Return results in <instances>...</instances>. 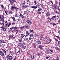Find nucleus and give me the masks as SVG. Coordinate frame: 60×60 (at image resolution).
Returning a JSON list of instances; mask_svg holds the SVG:
<instances>
[{
    "instance_id": "nucleus-20",
    "label": "nucleus",
    "mask_w": 60,
    "mask_h": 60,
    "mask_svg": "<svg viewBox=\"0 0 60 60\" xmlns=\"http://www.w3.org/2000/svg\"><path fill=\"white\" fill-rule=\"evenodd\" d=\"M39 47L40 49L41 50L42 49V46H41V45H39Z\"/></svg>"
},
{
    "instance_id": "nucleus-2",
    "label": "nucleus",
    "mask_w": 60,
    "mask_h": 60,
    "mask_svg": "<svg viewBox=\"0 0 60 60\" xmlns=\"http://www.w3.org/2000/svg\"><path fill=\"white\" fill-rule=\"evenodd\" d=\"M15 37L13 36V35H9V39L11 40H13V41H15L14 40V38H15Z\"/></svg>"
},
{
    "instance_id": "nucleus-21",
    "label": "nucleus",
    "mask_w": 60,
    "mask_h": 60,
    "mask_svg": "<svg viewBox=\"0 0 60 60\" xmlns=\"http://www.w3.org/2000/svg\"><path fill=\"white\" fill-rule=\"evenodd\" d=\"M15 7H14L13 6H11V10H13V9H15Z\"/></svg>"
},
{
    "instance_id": "nucleus-29",
    "label": "nucleus",
    "mask_w": 60,
    "mask_h": 60,
    "mask_svg": "<svg viewBox=\"0 0 60 60\" xmlns=\"http://www.w3.org/2000/svg\"><path fill=\"white\" fill-rule=\"evenodd\" d=\"M15 9L16 11H18V10L19 9V8H17L16 7H15Z\"/></svg>"
},
{
    "instance_id": "nucleus-61",
    "label": "nucleus",
    "mask_w": 60,
    "mask_h": 60,
    "mask_svg": "<svg viewBox=\"0 0 60 60\" xmlns=\"http://www.w3.org/2000/svg\"><path fill=\"white\" fill-rule=\"evenodd\" d=\"M28 33V31H26V34H27V33Z\"/></svg>"
},
{
    "instance_id": "nucleus-15",
    "label": "nucleus",
    "mask_w": 60,
    "mask_h": 60,
    "mask_svg": "<svg viewBox=\"0 0 60 60\" xmlns=\"http://www.w3.org/2000/svg\"><path fill=\"white\" fill-rule=\"evenodd\" d=\"M24 13L23 15H25L26 14H27L28 13V12L27 11V10L26 11H24Z\"/></svg>"
},
{
    "instance_id": "nucleus-64",
    "label": "nucleus",
    "mask_w": 60,
    "mask_h": 60,
    "mask_svg": "<svg viewBox=\"0 0 60 60\" xmlns=\"http://www.w3.org/2000/svg\"><path fill=\"white\" fill-rule=\"evenodd\" d=\"M50 2H51V3H52V4H53V2H52V1L50 0Z\"/></svg>"
},
{
    "instance_id": "nucleus-48",
    "label": "nucleus",
    "mask_w": 60,
    "mask_h": 60,
    "mask_svg": "<svg viewBox=\"0 0 60 60\" xmlns=\"http://www.w3.org/2000/svg\"><path fill=\"white\" fill-rule=\"evenodd\" d=\"M34 48H36V45H35V44H34Z\"/></svg>"
},
{
    "instance_id": "nucleus-54",
    "label": "nucleus",
    "mask_w": 60,
    "mask_h": 60,
    "mask_svg": "<svg viewBox=\"0 0 60 60\" xmlns=\"http://www.w3.org/2000/svg\"><path fill=\"white\" fill-rule=\"evenodd\" d=\"M9 53L10 54H11L12 53V52H11V51H10L9 52Z\"/></svg>"
},
{
    "instance_id": "nucleus-58",
    "label": "nucleus",
    "mask_w": 60,
    "mask_h": 60,
    "mask_svg": "<svg viewBox=\"0 0 60 60\" xmlns=\"http://www.w3.org/2000/svg\"><path fill=\"white\" fill-rule=\"evenodd\" d=\"M1 24L2 25H2H3V26H4V22L2 23Z\"/></svg>"
},
{
    "instance_id": "nucleus-12",
    "label": "nucleus",
    "mask_w": 60,
    "mask_h": 60,
    "mask_svg": "<svg viewBox=\"0 0 60 60\" xmlns=\"http://www.w3.org/2000/svg\"><path fill=\"white\" fill-rule=\"evenodd\" d=\"M22 7L23 9H26V8H27V6L25 5V6Z\"/></svg>"
},
{
    "instance_id": "nucleus-46",
    "label": "nucleus",
    "mask_w": 60,
    "mask_h": 60,
    "mask_svg": "<svg viewBox=\"0 0 60 60\" xmlns=\"http://www.w3.org/2000/svg\"><path fill=\"white\" fill-rule=\"evenodd\" d=\"M49 50L51 52H53V50H51L50 49H49Z\"/></svg>"
},
{
    "instance_id": "nucleus-62",
    "label": "nucleus",
    "mask_w": 60,
    "mask_h": 60,
    "mask_svg": "<svg viewBox=\"0 0 60 60\" xmlns=\"http://www.w3.org/2000/svg\"><path fill=\"white\" fill-rule=\"evenodd\" d=\"M37 55L38 56H40V54L39 53H38L37 54Z\"/></svg>"
},
{
    "instance_id": "nucleus-13",
    "label": "nucleus",
    "mask_w": 60,
    "mask_h": 60,
    "mask_svg": "<svg viewBox=\"0 0 60 60\" xmlns=\"http://www.w3.org/2000/svg\"><path fill=\"white\" fill-rule=\"evenodd\" d=\"M25 40L26 41H27L28 42H29V38H26Z\"/></svg>"
},
{
    "instance_id": "nucleus-45",
    "label": "nucleus",
    "mask_w": 60,
    "mask_h": 60,
    "mask_svg": "<svg viewBox=\"0 0 60 60\" xmlns=\"http://www.w3.org/2000/svg\"><path fill=\"white\" fill-rule=\"evenodd\" d=\"M34 3L35 4H37V2H36V1H34Z\"/></svg>"
},
{
    "instance_id": "nucleus-10",
    "label": "nucleus",
    "mask_w": 60,
    "mask_h": 60,
    "mask_svg": "<svg viewBox=\"0 0 60 60\" xmlns=\"http://www.w3.org/2000/svg\"><path fill=\"white\" fill-rule=\"evenodd\" d=\"M4 18V16L2 15H0V19H1V20H3Z\"/></svg>"
},
{
    "instance_id": "nucleus-39",
    "label": "nucleus",
    "mask_w": 60,
    "mask_h": 60,
    "mask_svg": "<svg viewBox=\"0 0 60 60\" xmlns=\"http://www.w3.org/2000/svg\"><path fill=\"white\" fill-rule=\"evenodd\" d=\"M39 6H40V5H39V4H37L36 5L37 8V7H39Z\"/></svg>"
},
{
    "instance_id": "nucleus-9",
    "label": "nucleus",
    "mask_w": 60,
    "mask_h": 60,
    "mask_svg": "<svg viewBox=\"0 0 60 60\" xmlns=\"http://www.w3.org/2000/svg\"><path fill=\"white\" fill-rule=\"evenodd\" d=\"M52 6L54 9H57V5L54 4L52 5Z\"/></svg>"
},
{
    "instance_id": "nucleus-32",
    "label": "nucleus",
    "mask_w": 60,
    "mask_h": 60,
    "mask_svg": "<svg viewBox=\"0 0 60 60\" xmlns=\"http://www.w3.org/2000/svg\"><path fill=\"white\" fill-rule=\"evenodd\" d=\"M31 58L33 59H34V56L33 55H31Z\"/></svg>"
},
{
    "instance_id": "nucleus-7",
    "label": "nucleus",
    "mask_w": 60,
    "mask_h": 60,
    "mask_svg": "<svg viewBox=\"0 0 60 60\" xmlns=\"http://www.w3.org/2000/svg\"><path fill=\"white\" fill-rule=\"evenodd\" d=\"M46 41H47L48 43H49L51 41V40H50V38H48L46 39Z\"/></svg>"
},
{
    "instance_id": "nucleus-36",
    "label": "nucleus",
    "mask_w": 60,
    "mask_h": 60,
    "mask_svg": "<svg viewBox=\"0 0 60 60\" xmlns=\"http://www.w3.org/2000/svg\"><path fill=\"white\" fill-rule=\"evenodd\" d=\"M11 24H11V23H9V24H8V27H9L10 26V25H11Z\"/></svg>"
},
{
    "instance_id": "nucleus-5",
    "label": "nucleus",
    "mask_w": 60,
    "mask_h": 60,
    "mask_svg": "<svg viewBox=\"0 0 60 60\" xmlns=\"http://www.w3.org/2000/svg\"><path fill=\"white\" fill-rule=\"evenodd\" d=\"M56 18V16H53L51 18V19L53 21H56V19L55 18Z\"/></svg>"
},
{
    "instance_id": "nucleus-8",
    "label": "nucleus",
    "mask_w": 60,
    "mask_h": 60,
    "mask_svg": "<svg viewBox=\"0 0 60 60\" xmlns=\"http://www.w3.org/2000/svg\"><path fill=\"white\" fill-rule=\"evenodd\" d=\"M26 22H27V23H28V24H32V22H31L30 21V20H27L26 21Z\"/></svg>"
},
{
    "instance_id": "nucleus-53",
    "label": "nucleus",
    "mask_w": 60,
    "mask_h": 60,
    "mask_svg": "<svg viewBox=\"0 0 60 60\" xmlns=\"http://www.w3.org/2000/svg\"><path fill=\"white\" fill-rule=\"evenodd\" d=\"M54 39L55 41H58V40H57V39L55 38Z\"/></svg>"
},
{
    "instance_id": "nucleus-55",
    "label": "nucleus",
    "mask_w": 60,
    "mask_h": 60,
    "mask_svg": "<svg viewBox=\"0 0 60 60\" xmlns=\"http://www.w3.org/2000/svg\"><path fill=\"white\" fill-rule=\"evenodd\" d=\"M12 25H13V26H14V25H15V23L14 22H13L12 23Z\"/></svg>"
},
{
    "instance_id": "nucleus-60",
    "label": "nucleus",
    "mask_w": 60,
    "mask_h": 60,
    "mask_svg": "<svg viewBox=\"0 0 60 60\" xmlns=\"http://www.w3.org/2000/svg\"><path fill=\"white\" fill-rule=\"evenodd\" d=\"M57 9L59 10V11H60V9H59V7L58 8H57Z\"/></svg>"
},
{
    "instance_id": "nucleus-24",
    "label": "nucleus",
    "mask_w": 60,
    "mask_h": 60,
    "mask_svg": "<svg viewBox=\"0 0 60 60\" xmlns=\"http://www.w3.org/2000/svg\"><path fill=\"white\" fill-rule=\"evenodd\" d=\"M12 19L14 21H16V20L15 19V18H14V17H12Z\"/></svg>"
},
{
    "instance_id": "nucleus-18",
    "label": "nucleus",
    "mask_w": 60,
    "mask_h": 60,
    "mask_svg": "<svg viewBox=\"0 0 60 60\" xmlns=\"http://www.w3.org/2000/svg\"><path fill=\"white\" fill-rule=\"evenodd\" d=\"M2 51L5 54H6V50L5 51V50H4V49H3L2 50Z\"/></svg>"
},
{
    "instance_id": "nucleus-63",
    "label": "nucleus",
    "mask_w": 60,
    "mask_h": 60,
    "mask_svg": "<svg viewBox=\"0 0 60 60\" xmlns=\"http://www.w3.org/2000/svg\"><path fill=\"white\" fill-rule=\"evenodd\" d=\"M30 26L27 25V28H30Z\"/></svg>"
},
{
    "instance_id": "nucleus-25",
    "label": "nucleus",
    "mask_w": 60,
    "mask_h": 60,
    "mask_svg": "<svg viewBox=\"0 0 60 60\" xmlns=\"http://www.w3.org/2000/svg\"><path fill=\"white\" fill-rule=\"evenodd\" d=\"M47 19H48L50 21L51 20V18H50L49 17H48V18H47Z\"/></svg>"
},
{
    "instance_id": "nucleus-47",
    "label": "nucleus",
    "mask_w": 60,
    "mask_h": 60,
    "mask_svg": "<svg viewBox=\"0 0 60 60\" xmlns=\"http://www.w3.org/2000/svg\"><path fill=\"white\" fill-rule=\"evenodd\" d=\"M59 12L57 11H56L55 12V13H56V14H58L59 13Z\"/></svg>"
},
{
    "instance_id": "nucleus-41",
    "label": "nucleus",
    "mask_w": 60,
    "mask_h": 60,
    "mask_svg": "<svg viewBox=\"0 0 60 60\" xmlns=\"http://www.w3.org/2000/svg\"><path fill=\"white\" fill-rule=\"evenodd\" d=\"M12 29H13V27L11 28H10L9 29V30L10 31H11V30Z\"/></svg>"
},
{
    "instance_id": "nucleus-34",
    "label": "nucleus",
    "mask_w": 60,
    "mask_h": 60,
    "mask_svg": "<svg viewBox=\"0 0 60 60\" xmlns=\"http://www.w3.org/2000/svg\"><path fill=\"white\" fill-rule=\"evenodd\" d=\"M12 11H9V14H12Z\"/></svg>"
},
{
    "instance_id": "nucleus-52",
    "label": "nucleus",
    "mask_w": 60,
    "mask_h": 60,
    "mask_svg": "<svg viewBox=\"0 0 60 60\" xmlns=\"http://www.w3.org/2000/svg\"><path fill=\"white\" fill-rule=\"evenodd\" d=\"M35 36H36L37 37H38V35H37V34H35Z\"/></svg>"
},
{
    "instance_id": "nucleus-31",
    "label": "nucleus",
    "mask_w": 60,
    "mask_h": 60,
    "mask_svg": "<svg viewBox=\"0 0 60 60\" xmlns=\"http://www.w3.org/2000/svg\"><path fill=\"white\" fill-rule=\"evenodd\" d=\"M21 36L22 37V38H23V37H24V36H25V35H24L23 34H22L21 35Z\"/></svg>"
},
{
    "instance_id": "nucleus-40",
    "label": "nucleus",
    "mask_w": 60,
    "mask_h": 60,
    "mask_svg": "<svg viewBox=\"0 0 60 60\" xmlns=\"http://www.w3.org/2000/svg\"><path fill=\"white\" fill-rule=\"evenodd\" d=\"M41 14V12H38L37 13V14Z\"/></svg>"
},
{
    "instance_id": "nucleus-26",
    "label": "nucleus",
    "mask_w": 60,
    "mask_h": 60,
    "mask_svg": "<svg viewBox=\"0 0 60 60\" xmlns=\"http://www.w3.org/2000/svg\"><path fill=\"white\" fill-rule=\"evenodd\" d=\"M31 8H34V9H36L37 8V7H36V6H32L31 7Z\"/></svg>"
},
{
    "instance_id": "nucleus-51",
    "label": "nucleus",
    "mask_w": 60,
    "mask_h": 60,
    "mask_svg": "<svg viewBox=\"0 0 60 60\" xmlns=\"http://www.w3.org/2000/svg\"><path fill=\"white\" fill-rule=\"evenodd\" d=\"M26 48V46H24L23 47V48L24 49H25Z\"/></svg>"
},
{
    "instance_id": "nucleus-43",
    "label": "nucleus",
    "mask_w": 60,
    "mask_h": 60,
    "mask_svg": "<svg viewBox=\"0 0 60 60\" xmlns=\"http://www.w3.org/2000/svg\"><path fill=\"white\" fill-rule=\"evenodd\" d=\"M1 6L2 8V9H4V6H3V5H1Z\"/></svg>"
},
{
    "instance_id": "nucleus-27",
    "label": "nucleus",
    "mask_w": 60,
    "mask_h": 60,
    "mask_svg": "<svg viewBox=\"0 0 60 60\" xmlns=\"http://www.w3.org/2000/svg\"><path fill=\"white\" fill-rule=\"evenodd\" d=\"M55 4L56 5H57L58 4V2L56 1H55Z\"/></svg>"
},
{
    "instance_id": "nucleus-50",
    "label": "nucleus",
    "mask_w": 60,
    "mask_h": 60,
    "mask_svg": "<svg viewBox=\"0 0 60 60\" xmlns=\"http://www.w3.org/2000/svg\"><path fill=\"white\" fill-rule=\"evenodd\" d=\"M19 42H22V40L21 39H19Z\"/></svg>"
},
{
    "instance_id": "nucleus-35",
    "label": "nucleus",
    "mask_w": 60,
    "mask_h": 60,
    "mask_svg": "<svg viewBox=\"0 0 60 60\" xmlns=\"http://www.w3.org/2000/svg\"><path fill=\"white\" fill-rule=\"evenodd\" d=\"M41 10V8H39L38 9V12H40Z\"/></svg>"
},
{
    "instance_id": "nucleus-19",
    "label": "nucleus",
    "mask_w": 60,
    "mask_h": 60,
    "mask_svg": "<svg viewBox=\"0 0 60 60\" xmlns=\"http://www.w3.org/2000/svg\"><path fill=\"white\" fill-rule=\"evenodd\" d=\"M24 28V26H23L22 27H21L20 28V30H22L23 29V28Z\"/></svg>"
},
{
    "instance_id": "nucleus-14",
    "label": "nucleus",
    "mask_w": 60,
    "mask_h": 60,
    "mask_svg": "<svg viewBox=\"0 0 60 60\" xmlns=\"http://www.w3.org/2000/svg\"><path fill=\"white\" fill-rule=\"evenodd\" d=\"M46 15L47 16H49V15H50V13L49 12H47L46 13Z\"/></svg>"
},
{
    "instance_id": "nucleus-22",
    "label": "nucleus",
    "mask_w": 60,
    "mask_h": 60,
    "mask_svg": "<svg viewBox=\"0 0 60 60\" xmlns=\"http://www.w3.org/2000/svg\"><path fill=\"white\" fill-rule=\"evenodd\" d=\"M6 24H5V27H7L8 26V23H7V22H5Z\"/></svg>"
},
{
    "instance_id": "nucleus-3",
    "label": "nucleus",
    "mask_w": 60,
    "mask_h": 60,
    "mask_svg": "<svg viewBox=\"0 0 60 60\" xmlns=\"http://www.w3.org/2000/svg\"><path fill=\"white\" fill-rule=\"evenodd\" d=\"M9 1L10 2L11 4L12 5H13V4H14V2L16 3V1L15 0H9Z\"/></svg>"
},
{
    "instance_id": "nucleus-16",
    "label": "nucleus",
    "mask_w": 60,
    "mask_h": 60,
    "mask_svg": "<svg viewBox=\"0 0 60 60\" xmlns=\"http://www.w3.org/2000/svg\"><path fill=\"white\" fill-rule=\"evenodd\" d=\"M30 32L31 34H33L34 33V31L31 29L30 30Z\"/></svg>"
},
{
    "instance_id": "nucleus-59",
    "label": "nucleus",
    "mask_w": 60,
    "mask_h": 60,
    "mask_svg": "<svg viewBox=\"0 0 60 60\" xmlns=\"http://www.w3.org/2000/svg\"><path fill=\"white\" fill-rule=\"evenodd\" d=\"M16 58H17L16 57H15L14 58V60H16Z\"/></svg>"
},
{
    "instance_id": "nucleus-23",
    "label": "nucleus",
    "mask_w": 60,
    "mask_h": 60,
    "mask_svg": "<svg viewBox=\"0 0 60 60\" xmlns=\"http://www.w3.org/2000/svg\"><path fill=\"white\" fill-rule=\"evenodd\" d=\"M26 3H23L22 4V7L26 5Z\"/></svg>"
},
{
    "instance_id": "nucleus-57",
    "label": "nucleus",
    "mask_w": 60,
    "mask_h": 60,
    "mask_svg": "<svg viewBox=\"0 0 60 60\" xmlns=\"http://www.w3.org/2000/svg\"><path fill=\"white\" fill-rule=\"evenodd\" d=\"M30 34V33H28L27 34V35H29V34Z\"/></svg>"
},
{
    "instance_id": "nucleus-11",
    "label": "nucleus",
    "mask_w": 60,
    "mask_h": 60,
    "mask_svg": "<svg viewBox=\"0 0 60 60\" xmlns=\"http://www.w3.org/2000/svg\"><path fill=\"white\" fill-rule=\"evenodd\" d=\"M36 42L37 43H38V44H41V41L39 40L37 41H36Z\"/></svg>"
},
{
    "instance_id": "nucleus-4",
    "label": "nucleus",
    "mask_w": 60,
    "mask_h": 60,
    "mask_svg": "<svg viewBox=\"0 0 60 60\" xmlns=\"http://www.w3.org/2000/svg\"><path fill=\"white\" fill-rule=\"evenodd\" d=\"M19 17L20 18H22V19H24V20H25V19H26V17H24V16L22 15V14L21 13L20 14Z\"/></svg>"
},
{
    "instance_id": "nucleus-38",
    "label": "nucleus",
    "mask_w": 60,
    "mask_h": 60,
    "mask_svg": "<svg viewBox=\"0 0 60 60\" xmlns=\"http://www.w3.org/2000/svg\"><path fill=\"white\" fill-rule=\"evenodd\" d=\"M21 45V44L20 43H19L18 44V46H20Z\"/></svg>"
},
{
    "instance_id": "nucleus-44",
    "label": "nucleus",
    "mask_w": 60,
    "mask_h": 60,
    "mask_svg": "<svg viewBox=\"0 0 60 60\" xmlns=\"http://www.w3.org/2000/svg\"><path fill=\"white\" fill-rule=\"evenodd\" d=\"M15 16V17H18V15L17 14H16Z\"/></svg>"
},
{
    "instance_id": "nucleus-30",
    "label": "nucleus",
    "mask_w": 60,
    "mask_h": 60,
    "mask_svg": "<svg viewBox=\"0 0 60 60\" xmlns=\"http://www.w3.org/2000/svg\"><path fill=\"white\" fill-rule=\"evenodd\" d=\"M15 32H16V34H15V35H16L17 34H18V33L19 32V31H18L17 30H15Z\"/></svg>"
},
{
    "instance_id": "nucleus-42",
    "label": "nucleus",
    "mask_w": 60,
    "mask_h": 60,
    "mask_svg": "<svg viewBox=\"0 0 60 60\" xmlns=\"http://www.w3.org/2000/svg\"><path fill=\"white\" fill-rule=\"evenodd\" d=\"M33 34H30V37H33Z\"/></svg>"
},
{
    "instance_id": "nucleus-37",
    "label": "nucleus",
    "mask_w": 60,
    "mask_h": 60,
    "mask_svg": "<svg viewBox=\"0 0 60 60\" xmlns=\"http://www.w3.org/2000/svg\"><path fill=\"white\" fill-rule=\"evenodd\" d=\"M57 38H58L59 39H60V37H59V36H55Z\"/></svg>"
},
{
    "instance_id": "nucleus-6",
    "label": "nucleus",
    "mask_w": 60,
    "mask_h": 60,
    "mask_svg": "<svg viewBox=\"0 0 60 60\" xmlns=\"http://www.w3.org/2000/svg\"><path fill=\"white\" fill-rule=\"evenodd\" d=\"M0 55L2 56H4V54L2 51H0Z\"/></svg>"
},
{
    "instance_id": "nucleus-56",
    "label": "nucleus",
    "mask_w": 60,
    "mask_h": 60,
    "mask_svg": "<svg viewBox=\"0 0 60 60\" xmlns=\"http://www.w3.org/2000/svg\"><path fill=\"white\" fill-rule=\"evenodd\" d=\"M1 28L2 29H3V28H4V26H2L1 27Z\"/></svg>"
},
{
    "instance_id": "nucleus-28",
    "label": "nucleus",
    "mask_w": 60,
    "mask_h": 60,
    "mask_svg": "<svg viewBox=\"0 0 60 60\" xmlns=\"http://www.w3.org/2000/svg\"><path fill=\"white\" fill-rule=\"evenodd\" d=\"M40 36L41 37V38H42L43 37V36L42 34H40Z\"/></svg>"
},
{
    "instance_id": "nucleus-33",
    "label": "nucleus",
    "mask_w": 60,
    "mask_h": 60,
    "mask_svg": "<svg viewBox=\"0 0 60 60\" xmlns=\"http://www.w3.org/2000/svg\"><path fill=\"white\" fill-rule=\"evenodd\" d=\"M2 31H3L4 32H5L6 31V29L5 28H3L2 29Z\"/></svg>"
},
{
    "instance_id": "nucleus-49",
    "label": "nucleus",
    "mask_w": 60,
    "mask_h": 60,
    "mask_svg": "<svg viewBox=\"0 0 60 60\" xmlns=\"http://www.w3.org/2000/svg\"><path fill=\"white\" fill-rule=\"evenodd\" d=\"M58 43L59 45H60V41H58Z\"/></svg>"
},
{
    "instance_id": "nucleus-17",
    "label": "nucleus",
    "mask_w": 60,
    "mask_h": 60,
    "mask_svg": "<svg viewBox=\"0 0 60 60\" xmlns=\"http://www.w3.org/2000/svg\"><path fill=\"white\" fill-rule=\"evenodd\" d=\"M18 28V27H13V28L14 30H16Z\"/></svg>"
},
{
    "instance_id": "nucleus-1",
    "label": "nucleus",
    "mask_w": 60,
    "mask_h": 60,
    "mask_svg": "<svg viewBox=\"0 0 60 60\" xmlns=\"http://www.w3.org/2000/svg\"><path fill=\"white\" fill-rule=\"evenodd\" d=\"M7 60H12L13 59V57L11 56H9V55H8L7 56Z\"/></svg>"
}]
</instances>
